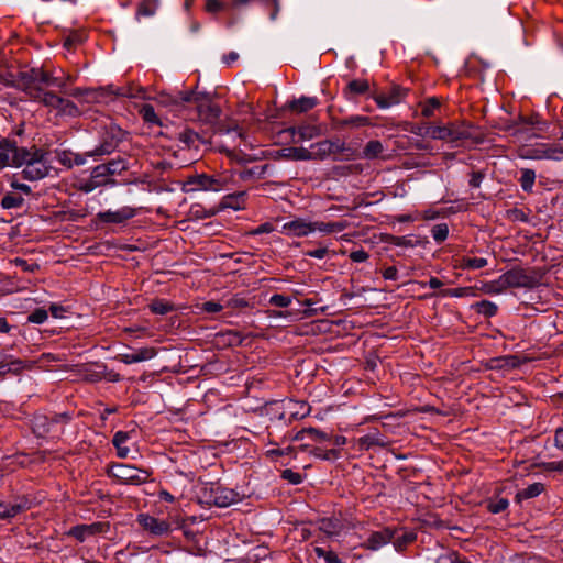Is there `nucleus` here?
Returning <instances> with one entry per match:
<instances>
[{"instance_id": "1", "label": "nucleus", "mask_w": 563, "mask_h": 563, "mask_svg": "<svg viewBox=\"0 0 563 563\" xmlns=\"http://www.w3.org/2000/svg\"><path fill=\"white\" fill-rule=\"evenodd\" d=\"M157 101L188 120L198 121L209 126L214 125L221 114V109L212 102L211 95L197 91V87L175 93L162 91L157 96Z\"/></svg>"}, {"instance_id": "2", "label": "nucleus", "mask_w": 563, "mask_h": 563, "mask_svg": "<svg viewBox=\"0 0 563 563\" xmlns=\"http://www.w3.org/2000/svg\"><path fill=\"white\" fill-rule=\"evenodd\" d=\"M126 132L117 124L104 126L99 136V144L91 151H87V155L95 161L111 155L118 146L123 142Z\"/></svg>"}, {"instance_id": "3", "label": "nucleus", "mask_w": 563, "mask_h": 563, "mask_svg": "<svg viewBox=\"0 0 563 563\" xmlns=\"http://www.w3.org/2000/svg\"><path fill=\"white\" fill-rule=\"evenodd\" d=\"M107 475L115 483L122 485H142L150 481L152 473L123 463L108 465Z\"/></svg>"}, {"instance_id": "4", "label": "nucleus", "mask_w": 563, "mask_h": 563, "mask_svg": "<svg viewBox=\"0 0 563 563\" xmlns=\"http://www.w3.org/2000/svg\"><path fill=\"white\" fill-rule=\"evenodd\" d=\"M199 501L208 506L229 507L240 500L239 494L218 484L206 485L199 490Z\"/></svg>"}, {"instance_id": "5", "label": "nucleus", "mask_w": 563, "mask_h": 563, "mask_svg": "<svg viewBox=\"0 0 563 563\" xmlns=\"http://www.w3.org/2000/svg\"><path fill=\"white\" fill-rule=\"evenodd\" d=\"M19 78H21L22 84H16L15 86L21 87V90L31 99H38L43 92L41 87L34 86L36 81L51 86L55 85L57 80L56 77H53L41 68H31L26 71H19Z\"/></svg>"}, {"instance_id": "6", "label": "nucleus", "mask_w": 563, "mask_h": 563, "mask_svg": "<svg viewBox=\"0 0 563 563\" xmlns=\"http://www.w3.org/2000/svg\"><path fill=\"white\" fill-rule=\"evenodd\" d=\"M506 276L510 288H528L533 289L541 285L543 274L536 267L515 266L508 269Z\"/></svg>"}, {"instance_id": "7", "label": "nucleus", "mask_w": 563, "mask_h": 563, "mask_svg": "<svg viewBox=\"0 0 563 563\" xmlns=\"http://www.w3.org/2000/svg\"><path fill=\"white\" fill-rule=\"evenodd\" d=\"M48 153L44 150H36L32 159L27 162L22 170V177L30 181L43 179L49 174V161L47 159Z\"/></svg>"}, {"instance_id": "8", "label": "nucleus", "mask_w": 563, "mask_h": 563, "mask_svg": "<svg viewBox=\"0 0 563 563\" xmlns=\"http://www.w3.org/2000/svg\"><path fill=\"white\" fill-rule=\"evenodd\" d=\"M424 134L434 140H443L449 142L462 141L472 136L470 126L464 124L457 125L454 123L443 126H429L427 128Z\"/></svg>"}, {"instance_id": "9", "label": "nucleus", "mask_w": 563, "mask_h": 563, "mask_svg": "<svg viewBox=\"0 0 563 563\" xmlns=\"http://www.w3.org/2000/svg\"><path fill=\"white\" fill-rule=\"evenodd\" d=\"M345 143L340 140H323L311 145L309 150L310 161H323L332 154L342 153Z\"/></svg>"}, {"instance_id": "10", "label": "nucleus", "mask_w": 563, "mask_h": 563, "mask_svg": "<svg viewBox=\"0 0 563 563\" xmlns=\"http://www.w3.org/2000/svg\"><path fill=\"white\" fill-rule=\"evenodd\" d=\"M32 508L31 499L25 496H15L12 503L0 500V520L10 521L18 515L25 512Z\"/></svg>"}, {"instance_id": "11", "label": "nucleus", "mask_w": 563, "mask_h": 563, "mask_svg": "<svg viewBox=\"0 0 563 563\" xmlns=\"http://www.w3.org/2000/svg\"><path fill=\"white\" fill-rule=\"evenodd\" d=\"M225 180L223 178H216L206 174L195 175L187 179L186 186H192L187 191L195 190H213L220 191L223 189Z\"/></svg>"}, {"instance_id": "12", "label": "nucleus", "mask_w": 563, "mask_h": 563, "mask_svg": "<svg viewBox=\"0 0 563 563\" xmlns=\"http://www.w3.org/2000/svg\"><path fill=\"white\" fill-rule=\"evenodd\" d=\"M110 530V523L107 521H97L90 525H77L69 529L67 534L76 540L84 542L88 537L107 533Z\"/></svg>"}, {"instance_id": "13", "label": "nucleus", "mask_w": 563, "mask_h": 563, "mask_svg": "<svg viewBox=\"0 0 563 563\" xmlns=\"http://www.w3.org/2000/svg\"><path fill=\"white\" fill-rule=\"evenodd\" d=\"M139 525L153 536L162 537L170 532V525L166 520L155 518L147 514H140L137 516Z\"/></svg>"}, {"instance_id": "14", "label": "nucleus", "mask_w": 563, "mask_h": 563, "mask_svg": "<svg viewBox=\"0 0 563 563\" xmlns=\"http://www.w3.org/2000/svg\"><path fill=\"white\" fill-rule=\"evenodd\" d=\"M409 89L404 88L399 85H393L387 96L384 93H376L373 95L372 98L375 100V102L380 109H386L391 106L400 103L406 98Z\"/></svg>"}, {"instance_id": "15", "label": "nucleus", "mask_w": 563, "mask_h": 563, "mask_svg": "<svg viewBox=\"0 0 563 563\" xmlns=\"http://www.w3.org/2000/svg\"><path fill=\"white\" fill-rule=\"evenodd\" d=\"M135 216V209L131 207H122L117 211H104L97 214V219L104 223H123Z\"/></svg>"}, {"instance_id": "16", "label": "nucleus", "mask_w": 563, "mask_h": 563, "mask_svg": "<svg viewBox=\"0 0 563 563\" xmlns=\"http://www.w3.org/2000/svg\"><path fill=\"white\" fill-rule=\"evenodd\" d=\"M394 537V528L387 527L379 531H374L365 541L364 547L368 550L376 551L383 545L389 543Z\"/></svg>"}, {"instance_id": "17", "label": "nucleus", "mask_w": 563, "mask_h": 563, "mask_svg": "<svg viewBox=\"0 0 563 563\" xmlns=\"http://www.w3.org/2000/svg\"><path fill=\"white\" fill-rule=\"evenodd\" d=\"M283 232L291 236H307L312 232L311 222H307L302 218H297L284 223Z\"/></svg>"}, {"instance_id": "18", "label": "nucleus", "mask_w": 563, "mask_h": 563, "mask_svg": "<svg viewBox=\"0 0 563 563\" xmlns=\"http://www.w3.org/2000/svg\"><path fill=\"white\" fill-rule=\"evenodd\" d=\"M521 364L522 361L517 355H505L488 360L486 367L494 371L514 369L519 367Z\"/></svg>"}, {"instance_id": "19", "label": "nucleus", "mask_w": 563, "mask_h": 563, "mask_svg": "<svg viewBox=\"0 0 563 563\" xmlns=\"http://www.w3.org/2000/svg\"><path fill=\"white\" fill-rule=\"evenodd\" d=\"M155 347H142L134 353L119 354L115 358L124 364L139 363L153 358L156 355Z\"/></svg>"}, {"instance_id": "20", "label": "nucleus", "mask_w": 563, "mask_h": 563, "mask_svg": "<svg viewBox=\"0 0 563 563\" xmlns=\"http://www.w3.org/2000/svg\"><path fill=\"white\" fill-rule=\"evenodd\" d=\"M56 154L58 162L67 168H71L73 166H81L86 163V158L89 157L87 152L79 154L69 150L59 151L56 152Z\"/></svg>"}, {"instance_id": "21", "label": "nucleus", "mask_w": 563, "mask_h": 563, "mask_svg": "<svg viewBox=\"0 0 563 563\" xmlns=\"http://www.w3.org/2000/svg\"><path fill=\"white\" fill-rule=\"evenodd\" d=\"M51 415H36L33 419V430L38 437H46L52 432H56V429L49 419Z\"/></svg>"}, {"instance_id": "22", "label": "nucleus", "mask_w": 563, "mask_h": 563, "mask_svg": "<svg viewBox=\"0 0 563 563\" xmlns=\"http://www.w3.org/2000/svg\"><path fill=\"white\" fill-rule=\"evenodd\" d=\"M299 449L301 451H308L311 455L324 461H335L341 456V452L338 449L323 450L319 446H311L309 444H301Z\"/></svg>"}, {"instance_id": "23", "label": "nucleus", "mask_w": 563, "mask_h": 563, "mask_svg": "<svg viewBox=\"0 0 563 563\" xmlns=\"http://www.w3.org/2000/svg\"><path fill=\"white\" fill-rule=\"evenodd\" d=\"M388 445V442L384 440V438L380 435L378 431L374 433H368L364 437H361L357 439V446L358 450L367 451L372 449L373 446H380L386 448Z\"/></svg>"}, {"instance_id": "24", "label": "nucleus", "mask_w": 563, "mask_h": 563, "mask_svg": "<svg viewBox=\"0 0 563 563\" xmlns=\"http://www.w3.org/2000/svg\"><path fill=\"white\" fill-rule=\"evenodd\" d=\"M386 241L393 245L401 246V247H416L418 245L424 246L429 243L427 238H420V236H396V235H388Z\"/></svg>"}, {"instance_id": "25", "label": "nucleus", "mask_w": 563, "mask_h": 563, "mask_svg": "<svg viewBox=\"0 0 563 563\" xmlns=\"http://www.w3.org/2000/svg\"><path fill=\"white\" fill-rule=\"evenodd\" d=\"M107 365L103 363H96L87 365L82 371V379L87 383H98L103 379Z\"/></svg>"}, {"instance_id": "26", "label": "nucleus", "mask_w": 563, "mask_h": 563, "mask_svg": "<svg viewBox=\"0 0 563 563\" xmlns=\"http://www.w3.org/2000/svg\"><path fill=\"white\" fill-rule=\"evenodd\" d=\"M246 191H238L233 194L225 195L221 202V209L231 208L233 210H240L244 208L246 200Z\"/></svg>"}, {"instance_id": "27", "label": "nucleus", "mask_w": 563, "mask_h": 563, "mask_svg": "<svg viewBox=\"0 0 563 563\" xmlns=\"http://www.w3.org/2000/svg\"><path fill=\"white\" fill-rule=\"evenodd\" d=\"M278 157L291 161H310L309 150L305 147H284L278 152Z\"/></svg>"}, {"instance_id": "28", "label": "nucleus", "mask_w": 563, "mask_h": 563, "mask_svg": "<svg viewBox=\"0 0 563 563\" xmlns=\"http://www.w3.org/2000/svg\"><path fill=\"white\" fill-rule=\"evenodd\" d=\"M319 530L328 537H335L343 530V523L335 517L322 518L319 520Z\"/></svg>"}, {"instance_id": "29", "label": "nucleus", "mask_w": 563, "mask_h": 563, "mask_svg": "<svg viewBox=\"0 0 563 563\" xmlns=\"http://www.w3.org/2000/svg\"><path fill=\"white\" fill-rule=\"evenodd\" d=\"M36 150H40L35 145L31 146L30 148L26 147H20L15 150L13 155L11 156V166L14 167H21L25 166L30 159H32L33 154Z\"/></svg>"}, {"instance_id": "30", "label": "nucleus", "mask_w": 563, "mask_h": 563, "mask_svg": "<svg viewBox=\"0 0 563 563\" xmlns=\"http://www.w3.org/2000/svg\"><path fill=\"white\" fill-rule=\"evenodd\" d=\"M368 91L369 82L367 79H353L346 85L344 96L352 99L354 96L365 95Z\"/></svg>"}, {"instance_id": "31", "label": "nucleus", "mask_w": 563, "mask_h": 563, "mask_svg": "<svg viewBox=\"0 0 563 563\" xmlns=\"http://www.w3.org/2000/svg\"><path fill=\"white\" fill-rule=\"evenodd\" d=\"M318 104V99L316 97H301L299 99H294L288 103V109L296 113H303L311 109H313Z\"/></svg>"}, {"instance_id": "32", "label": "nucleus", "mask_w": 563, "mask_h": 563, "mask_svg": "<svg viewBox=\"0 0 563 563\" xmlns=\"http://www.w3.org/2000/svg\"><path fill=\"white\" fill-rule=\"evenodd\" d=\"M90 176L92 177V181L97 183V185H99L100 187L115 184V180L111 178L112 176L109 172V168L106 167L103 164L95 166L91 170Z\"/></svg>"}, {"instance_id": "33", "label": "nucleus", "mask_w": 563, "mask_h": 563, "mask_svg": "<svg viewBox=\"0 0 563 563\" xmlns=\"http://www.w3.org/2000/svg\"><path fill=\"white\" fill-rule=\"evenodd\" d=\"M312 232L320 231L322 233H336L344 231L349 223L347 221H336V222H311Z\"/></svg>"}, {"instance_id": "34", "label": "nucleus", "mask_w": 563, "mask_h": 563, "mask_svg": "<svg viewBox=\"0 0 563 563\" xmlns=\"http://www.w3.org/2000/svg\"><path fill=\"white\" fill-rule=\"evenodd\" d=\"M417 538L415 532H407L394 529V537L390 541L397 551H404L408 544L413 542Z\"/></svg>"}, {"instance_id": "35", "label": "nucleus", "mask_w": 563, "mask_h": 563, "mask_svg": "<svg viewBox=\"0 0 563 563\" xmlns=\"http://www.w3.org/2000/svg\"><path fill=\"white\" fill-rule=\"evenodd\" d=\"M23 369L21 360H12L8 354H3V360L0 363V375L4 376L9 373L19 374Z\"/></svg>"}, {"instance_id": "36", "label": "nucleus", "mask_w": 563, "mask_h": 563, "mask_svg": "<svg viewBox=\"0 0 563 563\" xmlns=\"http://www.w3.org/2000/svg\"><path fill=\"white\" fill-rule=\"evenodd\" d=\"M289 409H290V416H289V423L294 420H299L305 417H307L310 413V406L305 401H289Z\"/></svg>"}, {"instance_id": "37", "label": "nucleus", "mask_w": 563, "mask_h": 563, "mask_svg": "<svg viewBox=\"0 0 563 563\" xmlns=\"http://www.w3.org/2000/svg\"><path fill=\"white\" fill-rule=\"evenodd\" d=\"M289 132L295 136L298 135V141L311 140L320 134V128L316 125H300L298 128H290Z\"/></svg>"}, {"instance_id": "38", "label": "nucleus", "mask_w": 563, "mask_h": 563, "mask_svg": "<svg viewBox=\"0 0 563 563\" xmlns=\"http://www.w3.org/2000/svg\"><path fill=\"white\" fill-rule=\"evenodd\" d=\"M543 490L544 484L533 483L527 488L519 490L515 496V500L516 503H521L523 499L534 498L539 496Z\"/></svg>"}, {"instance_id": "39", "label": "nucleus", "mask_w": 563, "mask_h": 563, "mask_svg": "<svg viewBox=\"0 0 563 563\" xmlns=\"http://www.w3.org/2000/svg\"><path fill=\"white\" fill-rule=\"evenodd\" d=\"M384 145L378 140H371L363 148V156L367 159H375L382 157Z\"/></svg>"}, {"instance_id": "40", "label": "nucleus", "mask_w": 563, "mask_h": 563, "mask_svg": "<svg viewBox=\"0 0 563 563\" xmlns=\"http://www.w3.org/2000/svg\"><path fill=\"white\" fill-rule=\"evenodd\" d=\"M471 308L486 318L494 317L498 311L497 305L489 300H481L478 302H475L472 305Z\"/></svg>"}, {"instance_id": "41", "label": "nucleus", "mask_w": 563, "mask_h": 563, "mask_svg": "<svg viewBox=\"0 0 563 563\" xmlns=\"http://www.w3.org/2000/svg\"><path fill=\"white\" fill-rule=\"evenodd\" d=\"M101 90L103 92H106L107 95H112L115 97H128V98L136 97V93L134 92L132 86H130V85L117 87V86L110 84V85L102 87Z\"/></svg>"}, {"instance_id": "42", "label": "nucleus", "mask_w": 563, "mask_h": 563, "mask_svg": "<svg viewBox=\"0 0 563 563\" xmlns=\"http://www.w3.org/2000/svg\"><path fill=\"white\" fill-rule=\"evenodd\" d=\"M536 180V172L530 168L521 169V177L519 178L520 186L525 192H531Z\"/></svg>"}, {"instance_id": "43", "label": "nucleus", "mask_w": 563, "mask_h": 563, "mask_svg": "<svg viewBox=\"0 0 563 563\" xmlns=\"http://www.w3.org/2000/svg\"><path fill=\"white\" fill-rule=\"evenodd\" d=\"M148 308L153 313L161 314V316L167 314L168 312L175 310V307L173 303H170L166 300H163V299L152 300V302L148 305Z\"/></svg>"}, {"instance_id": "44", "label": "nucleus", "mask_w": 563, "mask_h": 563, "mask_svg": "<svg viewBox=\"0 0 563 563\" xmlns=\"http://www.w3.org/2000/svg\"><path fill=\"white\" fill-rule=\"evenodd\" d=\"M103 165L109 168L111 176L121 175L129 168L126 161L122 157L110 159Z\"/></svg>"}, {"instance_id": "45", "label": "nucleus", "mask_w": 563, "mask_h": 563, "mask_svg": "<svg viewBox=\"0 0 563 563\" xmlns=\"http://www.w3.org/2000/svg\"><path fill=\"white\" fill-rule=\"evenodd\" d=\"M24 203V198L20 195L8 192L1 200V207L3 209L20 208Z\"/></svg>"}, {"instance_id": "46", "label": "nucleus", "mask_w": 563, "mask_h": 563, "mask_svg": "<svg viewBox=\"0 0 563 563\" xmlns=\"http://www.w3.org/2000/svg\"><path fill=\"white\" fill-rule=\"evenodd\" d=\"M158 0H142L137 7L136 16H152L157 9Z\"/></svg>"}, {"instance_id": "47", "label": "nucleus", "mask_w": 563, "mask_h": 563, "mask_svg": "<svg viewBox=\"0 0 563 563\" xmlns=\"http://www.w3.org/2000/svg\"><path fill=\"white\" fill-rule=\"evenodd\" d=\"M35 100L42 102L45 107L57 109L62 102V97L53 91L43 90L41 97Z\"/></svg>"}, {"instance_id": "48", "label": "nucleus", "mask_w": 563, "mask_h": 563, "mask_svg": "<svg viewBox=\"0 0 563 563\" xmlns=\"http://www.w3.org/2000/svg\"><path fill=\"white\" fill-rule=\"evenodd\" d=\"M440 295L442 297H465V296H475V291L473 287H459V288H448L441 290Z\"/></svg>"}, {"instance_id": "49", "label": "nucleus", "mask_w": 563, "mask_h": 563, "mask_svg": "<svg viewBox=\"0 0 563 563\" xmlns=\"http://www.w3.org/2000/svg\"><path fill=\"white\" fill-rule=\"evenodd\" d=\"M509 506L507 498L488 499L486 501V508L490 514H500L505 511Z\"/></svg>"}, {"instance_id": "50", "label": "nucleus", "mask_w": 563, "mask_h": 563, "mask_svg": "<svg viewBox=\"0 0 563 563\" xmlns=\"http://www.w3.org/2000/svg\"><path fill=\"white\" fill-rule=\"evenodd\" d=\"M487 265V260L483 257H462L460 266L463 269H478Z\"/></svg>"}, {"instance_id": "51", "label": "nucleus", "mask_w": 563, "mask_h": 563, "mask_svg": "<svg viewBox=\"0 0 563 563\" xmlns=\"http://www.w3.org/2000/svg\"><path fill=\"white\" fill-rule=\"evenodd\" d=\"M141 114H142V118L145 122L147 123H154V124H157V125H161V120L158 118V115L156 114L155 112V109L152 104H144L141 109Z\"/></svg>"}, {"instance_id": "52", "label": "nucleus", "mask_w": 563, "mask_h": 563, "mask_svg": "<svg viewBox=\"0 0 563 563\" xmlns=\"http://www.w3.org/2000/svg\"><path fill=\"white\" fill-rule=\"evenodd\" d=\"M518 122L522 124L537 126L539 131H543V126L547 125L545 121H542L541 117L538 113H532L529 117L520 115L518 118Z\"/></svg>"}, {"instance_id": "53", "label": "nucleus", "mask_w": 563, "mask_h": 563, "mask_svg": "<svg viewBox=\"0 0 563 563\" xmlns=\"http://www.w3.org/2000/svg\"><path fill=\"white\" fill-rule=\"evenodd\" d=\"M57 110L59 111L60 114H65V115H69V117H76L79 114V110L77 108V106L68 100V99H64L62 98V102L59 104V107L57 108Z\"/></svg>"}, {"instance_id": "54", "label": "nucleus", "mask_w": 563, "mask_h": 563, "mask_svg": "<svg viewBox=\"0 0 563 563\" xmlns=\"http://www.w3.org/2000/svg\"><path fill=\"white\" fill-rule=\"evenodd\" d=\"M267 167H268V165H263V166H255L253 168L245 169V170L241 172L240 177L243 180H246V179L253 178V177L261 178L265 174V170L267 169Z\"/></svg>"}, {"instance_id": "55", "label": "nucleus", "mask_w": 563, "mask_h": 563, "mask_svg": "<svg viewBox=\"0 0 563 563\" xmlns=\"http://www.w3.org/2000/svg\"><path fill=\"white\" fill-rule=\"evenodd\" d=\"M340 124L342 126H344V125H351V126H355V128L365 126V125H369V118L363 117V115H353L347 119H344L343 121H341Z\"/></svg>"}, {"instance_id": "56", "label": "nucleus", "mask_w": 563, "mask_h": 563, "mask_svg": "<svg viewBox=\"0 0 563 563\" xmlns=\"http://www.w3.org/2000/svg\"><path fill=\"white\" fill-rule=\"evenodd\" d=\"M432 236L438 243H442L449 235V228L446 223H440L432 228Z\"/></svg>"}, {"instance_id": "57", "label": "nucleus", "mask_w": 563, "mask_h": 563, "mask_svg": "<svg viewBox=\"0 0 563 563\" xmlns=\"http://www.w3.org/2000/svg\"><path fill=\"white\" fill-rule=\"evenodd\" d=\"M308 437L318 443L329 442L331 440V434L312 427L308 428Z\"/></svg>"}, {"instance_id": "58", "label": "nucleus", "mask_w": 563, "mask_h": 563, "mask_svg": "<svg viewBox=\"0 0 563 563\" xmlns=\"http://www.w3.org/2000/svg\"><path fill=\"white\" fill-rule=\"evenodd\" d=\"M48 318V312L44 308H36L32 313L29 314L27 321L35 324L45 322Z\"/></svg>"}, {"instance_id": "59", "label": "nucleus", "mask_w": 563, "mask_h": 563, "mask_svg": "<svg viewBox=\"0 0 563 563\" xmlns=\"http://www.w3.org/2000/svg\"><path fill=\"white\" fill-rule=\"evenodd\" d=\"M440 100L435 97H432V98H429L426 103L423 104L422 107V115L426 117V118H430L434 110L438 109L440 107Z\"/></svg>"}, {"instance_id": "60", "label": "nucleus", "mask_w": 563, "mask_h": 563, "mask_svg": "<svg viewBox=\"0 0 563 563\" xmlns=\"http://www.w3.org/2000/svg\"><path fill=\"white\" fill-rule=\"evenodd\" d=\"M178 139L187 146L194 145L195 141L199 140V134L190 129H186L179 133Z\"/></svg>"}, {"instance_id": "61", "label": "nucleus", "mask_w": 563, "mask_h": 563, "mask_svg": "<svg viewBox=\"0 0 563 563\" xmlns=\"http://www.w3.org/2000/svg\"><path fill=\"white\" fill-rule=\"evenodd\" d=\"M282 478L289 482L292 485H298L302 483V475L300 473L294 472L290 468H286L282 472Z\"/></svg>"}, {"instance_id": "62", "label": "nucleus", "mask_w": 563, "mask_h": 563, "mask_svg": "<svg viewBox=\"0 0 563 563\" xmlns=\"http://www.w3.org/2000/svg\"><path fill=\"white\" fill-rule=\"evenodd\" d=\"M269 303L275 307L286 308L291 303V298L285 295L275 294L271 297Z\"/></svg>"}, {"instance_id": "63", "label": "nucleus", "mask_w": 563, "mask_h": 563, "mask_svg": "<svg viewBox=\"0 0 563 563\" xmlns=\"http://www.w3.org/2000/svg\"><path fill=\"white\" fill-rule=\"evenodd\" d=\"M435 563H471L468 561L462 560L457 552H450L448 554L441 555Z\"/></svg>"}, {"instance_id": "64", "label": "nucleus", "mask_w": 563, "mask_h": 563, "mask_svg": "<svg viewBox=\"0 0 563 563\" xmlns=\"http://www.w3.org/2000/svg\"><path fill=\"white\" fill-rule=\"evenodd\" d=\"M267 413H272L278 420L286 419V412L278 402L271 404L266 407Z\"/></svg>"}]
</instances>
